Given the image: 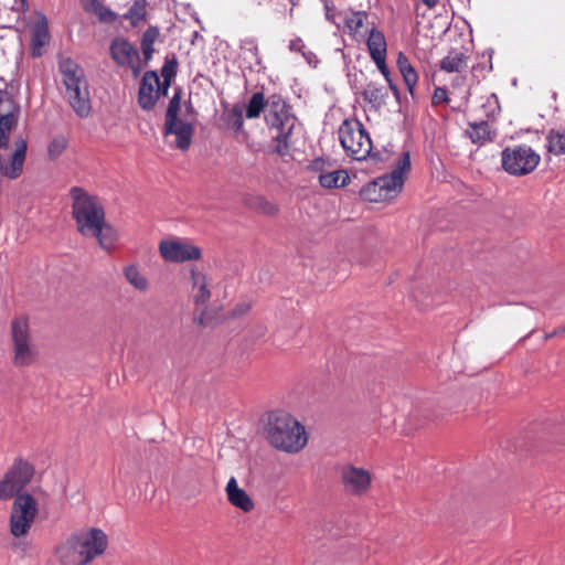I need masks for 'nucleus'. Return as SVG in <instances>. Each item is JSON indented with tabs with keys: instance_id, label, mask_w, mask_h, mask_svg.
I'll return each mask as SVG.
<instances>
[{
	"instance_id": "obj_19",
	"label": "nucleus",
	"mask_w": 565,
	"mask_h": 565,
	"mask_svg": "<svg viewBox=\"0 0 565 565\" xmlns=\"http://www.w3.org/2000/svg\"><path fill=\"white\" fill-rule=\"evenodd\" d=\"M466 135L469 137L472 143L483 146L487 142H491L495 139L497 129L489 121H473L469 122Z\"/></svg>"
},
{
	"instance_id": "obj_16",
	"label": "nucleus",
	"mask_w": 565,
	"mask_h": 565,
	"mask_svg": "<svg viewBox=\"0 0 565 565\" xmlns=\"http://www.w3.org/2000/svg\"><path fill=\"white\" fill-rule=\"evenodd\" d=\"M162 95V84L158 74L153 71L146 72L141 78L138 92L139 106L143 110H151Z\"/></svg>"
},
{
	"instance_id": "obj_34",
	"label": "nucleus",
	"mask_w": 565,
	"mask_h": 565,
	"mask_svg": "<svg viewBox=\"0 0 565 565\" xmlns=\"http://www.w3.org/2000/svg\"><path fill=\"white\" fill-rule=\"evenodd\" d=\"M366 19L367 13L365 11H355L345 19V26L352 34L356 35L364 26Z\"/></svg>"
},
{
	"instance_id": "obj_24",
	"label": "nucleus",
	"mask_w": 565,
	"mask_h": 565,
	"mask_svg": "<svg viewBox=\"0 0 565 565\" xmlns=\"http://www.w3.org/2000/svg\"><path fill=\"white\" fill-rule=\"evenodd\" d=\"M397 66L404 78L407 89L409 93H413L414 87L418 81V75L415 68L412 66L408 57L402 52H399L397 56Z\"/></svg>"
},
{
	"instance_id": "obj_46",
	"label": "nucleus",
	"mask_w": 565,
	"mask_h": 565,
	"mask_svg": "<svg viewBox=\"0 0 565 565\" xmlns=\"http://www.w3.org/2000/svg\"><path fill=\"white\" fill-rule=\"evenodd\" d=\"M30 52L32 55H35V32L31 34L30 39Z\"/></svg>"
},
{
	"instance_id": "obj_45",
	"label": "nucleus",
	"mask_w": 565,
	"mask_h": 565,
	"mask_svg": "<svg viewBox=\"0 0 565 565\" xmlns=\"http://www.w3.org/2000/svg\"><path fill=\"white\" fill-rule=\"evenodd\" d=\"M12 547L13 550L17 552V553H20V554H24L26 552V545L21 542V541H17L12 544Z\"/></svg>"
},
{
	"instance_id": "obj_1",
	"label": "nucleus",
	"mask_w": 565,
	"mask_h": 565,
	"mask_svg": "<svg viewBox=\"0 0 565 565\" xmlns=\"http://www.w3.org/2000/svg\"><path fill=\"white\" fill-rule=\"evenodd\" d=\"M72 216L77 232L86 238H96L100 248L111 252L119 239L116 228L106 221L104 205L99 198L89 194L83 188L73 186Z\"/></svg>"
},
{
	"instance_id": "obj_14",
	"label": "nucleus",
	"mask_w": 565,
	"mask_h": 565,
	"mask_svg": "<svg viewBox=\"0 0 565 565\" xmlns=\"http://www.w3.org/2000/svg\"><path fill=\"white\" fill-rule=\"evenodd\" d=\"M4 153L0 161V177L15 179L23 170L26 142L23 139H18L13 147L8 146V150Z\"/></svg>"
},
{
	"instance_id": "obj_42",
	"label": "nucleus",
	"mask_w": 565,
	"mask_h": 565,
	"mask_svg": "<svg viewBox=\"0 0 565 565\" xmlns=\"http://www.w3.org/2000/svg\"><path fill=\"white\" fill-rule=\"evenodd\" d=\"M433 99L435 103L446 102L447 100V90L445 88L437 87L435 89Z\"/></svg>"
},
{
	"instance_id": "obj_40",
	"label": "nucleus",
	"mask_w": 565,
	"mask_h": 565,
	"mask_svg": "<svg viewBox=\"0 0 565 565\" xmlns=\"http://www.w3.org/2000/svg\"><path fill=\"white\" fill-rule=\"evenodd\" d=\"M141 47H142V53L145 55L146 61H149L152 56L154 49H153L152 40L148 41V34H143Z\"/></svg>"
},
{
	"instance_id": "obj_30",
	"label": "nucleus",
	"mask_w": 565,
	"mask_h": 565,
	"mask_svg": "<svg viewBox=\"0 0 565 565\" xmlns=\"http://www.w3.org/2000/svg\"><path fill=\"white\" fill-rule=\"evenodd\" d=\"M267 100L263 93H254L246 106V117L248 119L258 118L263 111L266 113Z\"/></svg>"
},
{
	"instance_id": "obj_3",
	"label": "nucleus",
	"mask_w": 565,
	"mask_h": 565,
	"mask_svg": "<svg viewBox=\"0 0 565 565\" xmlns=\"http://www.w3.org/2000/svg\"><path fill=\"white\" fill-rule=\"evenodd\" d=\"M266 437L275 448L290 454L298 452L307 444L305 427L282 411L268 414Z\"/></svg>"
},
{
	"instance_id": "obj_2",
	"label": "nucleus",
	"mask_w": 565,
	"mask_h": 565,
	"mask_svg": "<svg viewBox=\"0 0 565 565\" xmlns=\"http://www.w3.org/2000/svg\"><path fill=\"white\" fill-rule=\"evenodd\" d=\"M266 124L276 131L273 137L275 151L279 156H287L301 132V125L281 96L271 95L267 99Z\"/></svg>"
},
{
	"instance_id": "obj_20",
	"label": "nucleus",
	"mask_w": 565,
	"mask_h": 565,
	"mask_svg": "<svg viewBox=\"0 0 565 565\" xmlns=\"http://www.w3.org/2000/svg\"><path fill=\"white\" fill-rule=\"evenodd\" d=\"M230 503L243 512H250L254 509V502L248 493L238 487L235 477H231L225 488Z\"/></svg>"
},
{
	"instance_id": "obj_44",
	"label": "nucleus",
	"mask_w": 565,
	"mask_h": 565,
	"mask_svg": "<svg viewBox=\"0 0 565 565\" xmlns=\"http://www.w3.org/2000/svg\"><path fill=\"white\" fill-rule=\"evenodd\" d=\"M303 47L302 40L297 38L290 41L289 49L291 51H300Z\"/></svg>"
},
{
	"instance_id": "obj_26",
	"label": "nucleus",
	"mask_w": 565,
	"mask_h": 565,
	"mask_svg": "<svg viewBox=\"0 0 565 565\" xmlns=\"http://www.w3.org/2000/svg\"><path fill=\"white\" fill-rule=\"evenodd\" d=\"M546 148L555 156L565 154V131L550 130L546 136Z\"/></svg>"
},
{
	"instance_id": "obj_36",
	"label": "nucleus",
	"mask_w": 565,
	"mask_h": 565,
	"mask_svg": "<svg viewBox=\"0 0 565 565\" xmlns=\"http://www.w3.org/2000/svg\"><path fill=\"white\" fill-rule=\"evenodd\" d=\"M252 206L264 213V214H267V215H274L277 213L278 211V207L276 204L269 202L268 200H266L264 196H257L255 198Z\"/></svg>"
},
{
	"instance_id": "obj_12",
	"label": "nucleus",
	"mask_w": 565,
	"mask_h": 565,
	"mask_svg": "<svg viewBox=\"0 0 565 565\" xmlns=\"http://www.w3.org/2000/svg\"><path fill=\"white\" fill-rule=\"evenodd\" d=\"M73 534L89 563L103 556L108 548V535L99 527H84Z\"/></svg>"
},
{
	"instance_id": "obj_49",
	"label": "nucleus",
	"mask_w": 565,
	"mask_h": 565,
	"mask_svg": "<svg viewBox=\"0 0 565 565\" xmlns=\"http://www.w3.org/2000/svg\"><path fill=\"white\" fill-rule=\"evenodd\" d=\"M145 34H148V41H150V40L153 41V35H151L150 32H146Z\"/></svg>"
},
{
	"instance_id": "obj_29",
	"label": "nucleus",
	"mask_w": 565,
	"mask_h": 565,
	"mask_svg": "<svg viewBox=\"0 0 565 565\" xmlns=\"http://www.w3.org/2000/svg\"><path fill=\"white\" fill-rule=\"evenodd\" d=\"M68 147V138L64 135L54 136L47 143L46 157L54 161L58 159Z\"/></svg>"
},
{
	"instance_id": "obj_31",
	"label": "nucleus",
	"mask_w": 565,
	"mask_h": 565,
	"mask_svg": "<svg viewBox=\"0 0 565 565\" xmlns=\"http://www.w3.org/2000/svg\"><path fill=\"white\" fill-rule=\"evenodd\" d=\"M124 275L131 286L138 290H146L148 288L147 278L140 273L136 265L125 267Z\"/></svg>"
},
{
	"instance_id": "obj_6",
	"label": "nucleus",
	"mask_w": 565,
	"mask_h": 565,
	"mask_svg": "<svg viewBox=\"0 0 565 565\" xmlns=\"http://www.w3.org/2000/svg\"><path fill=\"white\" fill-rule=\"evenodd\" d=\"M338 134L343 150L352 159L361 161L371 154V138L358 119H345L339 127Z\"/></svg>"
},
{
	"instance_id": "obj_37",
	"label": "nucleus",
	"mask_w": 565,
	"mask_h": 565,
	"mask_svg": "<svg viewBox=\"0 0 565 565\" xmlns=\"http://www.w3.org/2000/svg\"><path fill=\"white\" fill-rule=\"evenodd\" d=\"M175 74V63H166L161 68V76L163 77L162 84V94L167 95L171 78Z\"/></svg>"
},
{
	"instance_id": "obj_39",
	"label": "nucleus",
	"mask_w": 565,
	"mask_h": 565,
	"mask_svg": "<svg viewBox=\"0 0 565 565\" xmlns=\"http://www.w3.org/2000/svg\"><path fill=\"white\" fill-rule=\"evenodd\" d=\"M329 166L330 164L324 159L316 158L312 161H310L307 169L311 172L318 173V177H319L320 174H324V172L328 170Z\"/></svg>"
},
{
	"instance_id": "obj_4",
	"label": "nucleus",
	"mask_w": 565,
	"mask_h": 565,
	"mask_svg": "<svg viewBox=\"0 0 565 565\" xmlns=\"http://www.w3.org/2000/svg\"><path fill=\"white\" fill-rule=\"evenodd\" d=\"M67 100L77 116L85 118L92 111L89 86L83 67L71 57L58 63Z\"/></svg>"
},
{
	"instance_id": "obj_38",
	"label": "nucleus",
	"mask_w": 565,
	"mask_h": 565,
	"mask_svg": "<svg viewBox=\"0 0 565 565\" xmlns=\"http://www.w3.org/2000/svg\"><path fill=\"white\" fill-rule=\"evenodd\" d=\"M181 107V97L179 93H175L169 102V106L166 113V120H175L179 118V111Z\"/></svg>"
},
{
	"instance_id": "obj_8",
	"label": "nucleus",
	"mask_w": 565,
	"mask_h": 565,
	"mask_svg": "<svg viewBox=\"0 0 565 565\" xmlns=\"http://www.w3.org/2000/svg\"><path fill=\"white\" fill-rule=\"evenodd\" d=\"M35 519V501L31 494H19L12 505L10 533L14 539L24 536Z\"/></svg>"
},
{
	"instance_id": "obj_18",
	"label": "nucleus",
	"mask_w": 565,
	"mask_h": 565,
	"mask_svg": "<svg viewBox=\"0 0 565 565\" xmlns=\"http://www.w3.org/2000/svg\"><path fill=\"white\" fill-rule=\"evenodd\" d=\"M164 135L175 136V147L182 151L190 148L193 136V126L182 119L166 120Z\"/></svg>"
},
{
	"instance_id": "obj_13",
	"label": "nucleus",
	"mask_w": 565,
	"mask_h": 565,
	"mask_svg": "<svg viewBox=\"0 0 565 565\" xmlns=\"http://www.w3.org/2000/svg\"><path fill=\"white\" fill-rule=\"evenodd\" d=\"M340 477L345 492L352 495L366 493L372 484V473L367 469L353 465L342 466Z\"/></svg>"
},
{
	"instance_id": "obj_17",
	"label": "nucleus",
	"mask_w": 565,
	"mask_h": 565,
	"mask_svg": "<svg viewBox=\"0 0 565 565\" xmlns=\"http://www.w3.org/2000/svg\"><path fill=\"white\" fill-rule=\"evenodd\" d=\"M55 556L61 565L89 564L73 533L56 547Z\"/></svg>"
},
{
	"instance_id": "obj_33",
	"label": "nucleus",
	"mask_w": 565,
	"mask_h": 565,
	"mask_svg": "<svg viewBox=\"0 0 565 565\" xmlns=\"http://www.w3.org/2000/svg\"><path fill=\"white\" fill-rule=\"evenodd\" d=\"M51 35L49 33L46 17L38 12V56L41 55V47L50 43Z\"/></svg>"
},
{
	"instance_id": "obj_11",
	"label": "nucleus",
	"mask_w": 565,
	"mask_h": 565,
	"mask_svg": "<svg viewBox=\"0 0 565 565\" xmlns=\"http://www.w3.org/2000/svg\"><path fill=\"white\" fill-rule=\"evenodd\" d=\"M160 256L169 263H185L199 260L202 257V250L199 246L192 244L189 239L172 237L160 241Z\"/></svg>"
},
{
	"instance_id": "obj_21",
	"label": "nucleus",
	"mask_w": 565,
	"mask_h": 565,
	"mask_svg": "<svg viewBox=\"0 0 565 565\" xmlns=\"http://www.w3.org/2000/svg\"><path fill=\"white\" fill-rule=\"evenodd\" d=\"M190 276L192 281V295L194 302L198 306H203L210 300L211 297V291L207 288L206 276L196 268H191Z\"/></svg>"
},
{
	"instance_id": "obj_25",
	"label": "nucleus",
	"mask_w": 565,
	"mask_h": 565,
	"mask_svg": "<svg viewBox=\"0 0 565 565\" xmlns=\"http://www.w3.org/2000/svg\"><path fill=\"white\" fill-rule=\"evenodd\" d=\"M350 181V177L344 170H327L324 174L319 175V183L326 189L345 186Z\"/></svg>"
},
{
	"instance_id": "obj_47",
	"label": "nucleus",
	"mask_w": 565,
	"mask_h": 565,
	"mask_svg": "<svg viewBox=\"0 0 565 565\" xmlns=\"http://www.w3.org/2000/svg\"><path fill=\"white\" fill-rule=\"evenodd\" d=\"M422 2L428 8V9H434L439 0H422Z\"/></svg>"
},
{
	"instance_id": "obj_32",
	"label": "nucleus",
	"mask_w": 565,
	"mask_h": 565,
	"mask_svg": "<svg viewBox=\"0 0 565 565\" xmlns=\"http://www.w3.org/2000/svg\"><path fill=\"white\" fill-rule=\"evenodd\" d=\"M147 14V1L146 0H136L125 14V18L130 21V23L136 26L140 22H142Z\"/></svg>"
},
{
	"instance_id": "obj_7",
	"label": "nucleus",
	"mask_w": 565,
	"mask_h": 565,
	"mask_svg": "<svg viewBox=\"0 0 565 565\" xmlns=\"http://www.w3.org/2000/svg\"><path fill=\"white\" fill-rule=\"evenodd\" d=\"M540 161V154L525 143L509 146L501 152L503 170L515 177L530 174L537 168Z\"/></svg>"
},
{
	"instance_id": "obj_23",
	"label": "nucleus",
	"mask_w": 565,
	"mask_h": 565,
	"mask_svg": "<svg viewBox=\"0 0 565 565\" xmlns=\"http://www.w3.org/2000/svg\"><path fill=\"white\" fill-rule=\"evenodd\" d=\"M467 55L458 50H451L440 61V70L447 73L460 72L467 66Z\"/></svg>"
},
{
	"instance_id": "obj_28",
	"label": "nucleus",
	"mask_w": 565,
	"mask_h": 565,
	"mask_svg": "<svg viewBox=\"0 0 565 565\" xmlns=\"http://www.w3.org/2000/svg\"><path fill=\"white\" fill-rule=\"evenodd\" d=\"M84 8L87 12L97 15L100 21L113 22L116 19L115 13L99 0H86Z\"/></svg>"
},
{
	"instance_id": "obj_15",
	"label": "nucleus",
	"mask_w": 565,
	"mask_h": 565,
	"mask_svg": "<svg viewBox=\"0 0 565 565\" xmlns=\"http://www.w3.org/2000/svg\"><path fill=\"white\" fill-rule=\"evenodd\" d=\"M110 54L119 66L129 67L135 76L141 72L142 65L138 50L127 40L117 38L111 42Z\"/></svg>"
},
{
	"instance_id": "obj_27",
	"label": "nucleus",
	"mask_w": 565,
	"mask_h": 565,
	"mask_svg": "<svg viewBox=\"0 0 565 565\" xmlns=\"http://www.w3.org/2000/svg\"><path fill=\"white\" fill-rule=\"evenodd\" d=\"M362 96L365 102L372 104L375 107H380L382 104H384L387 93L383 86H380L375 83H369L362 92Z\"/></svg>"
},
{
	"instance_id": "obj_43",
	"label": "nucleus",
	"mask_w": 565,
	"mask_h": 565,
	"mask_svg": "<svg viewBox=\"0 0 565 565\" xmlns=\"http://www.w3.org/2000/svg\"><path fill=\"white\" fill-rule=\"evenodd\" d=\"M249 308L250 306L247 302H241L234 308L233 316H243L248 312Z\"/></svg>"
},
{
	"instance_id": "obj_5",
	"label": "nucleus",
	"mask_w": 565,
	"mask_h": 565,
	"mask_svg": "<svg viewBox=\"0 0 565 565\" xmlns=\"http://www.w3.org/2000/svg\"><path fill=\"white\" fill-rule=\"evenodd\" d=\"M411 169V156L408 151L402 153L395 168L388 174L377 178L362 190V195L370 202H379L394 198L402 191L405 174Z\"/></svg>"
},
{
	"instance_id": "obj_10",
	"label": "nucleus",
	"mask_w": 565,
	"mask_h": 565,
	"mask_svg": "<svg viewBox=\"0 0 565 565\" xmlns=\"http://www.w3.org/2000/svg\"><path fill=\"white\" fill-rule=\"evenodd\" d=\"M33 472L30 463L22 460L15 461L0 481V500L7 501L15 494L18 497L32 479Z\"/></svg>"
},
{
	"instance_id": "obj_9",
	"label": "nucleus",
	"mask_w": 565,
	"mask_h": 565,
	"mask_svg": "<svg viewBox=\"0 0 565 565\" xmlns=\"http://www.w3.org/2000/svg\"><path fill=\"white\" fill-rule=\"evenodd\" d=\"M30 339L28 320L24 317L15 318L11 323V340L13 343V364L18 367L31 365L34 360Z\"/></svg>"
},
{
	"instance_id": "obj_41",
	"label": "nucleus",
	"mask_w": 565,
	"mask_h": 565,
	"mask_svg": "<svg viewBox=\"0 0 565 565\" xmlns=\"http://www.w3.org/2000/svg\"><path fill=\"white\" fill-rule=\"evenodd\" d=\"M385 60H386V57H382V62H374V63L376 64L377 68L383 74V76L386 78V81L388 82L390 86L393 88V84H392V81L390 78V71H388V68L386 66Z\"/></svg>"
},
{
	"instance_id": "obj_22",
	"label": "nucleus",
	"mask_w": 565,
	"mask_h": 565,
	"mask_svg": "<svg viewBox=\"0 0 565 565\" xmlns=\"http://www.w3.org/2000/svg\"><path fill=\"white\" fill-rule=\"evenodd\" d=\"M366 45L374 62H382V57H386V40L383 32L376 28L371 29Z\"/></svg>"
},
{
	"instance_id": "obj_51",
	"label": "nucleus",
	"mask_w": 565,
	"mask_h": 565,
	"mask_svg": "<svg viewBox=\"0 0 565 565\" xmlns=\"http://www.w3.org/2000/svg\"><path fill=\"white\" fill-rule=\"evenodd\" d=\"M555 333H556V331L554 332V334H555ZM552 335H553V333H552V334H546V337H545V338H546V339H548V338H550V337H552Z\"/></svg>"
},
{
	"instance_id": "obj_35",
	"label": "nucleus",
	"mask_w": 565,
	"mask_h": 565,
	"mask_svg": "<svg viewBox=\"0 0 565 565\" xmlns=\"http://www.w3.org/2000/svg\"><path fill=\"white\" fill-rule=\"evenodd\" d=\"M226 121L235 132H239L244 126L243 109L237 105L233 106L227 113Z\"/></svg>"
},
{
	"instance_id": "obj_48",
	"label": "nucleus",
	"mask_w": 565,
	"mask_h": 565,
	"mask_svg": "<svg viewBox=\"0 0 565 565\" xmlns=\"http://www.w3.org/2000/svg\"><path fill=\"white\" fill-rule=\"evenodd\" d=\"M49 515H50L49 509L45 508L42 512H40V510L38 509V521L47 519Z\"/></svg>"
},
{
	"instance_id": "obj_50",
	"label": "nucleus",
	"mask_w": 565,
	"mask_h": 565,
	"mask_svg": "<svg viewBox=\"0 0 565 565\" xmlns=\"http://www.w3.org/2000/svg\"><path fill=\"white\" fill-rule=\"evenodd\" d=\"M252 51H253V53L257 54V51H258L257 46H256V45H253Z\"/></svg>"
}]
</instances>
